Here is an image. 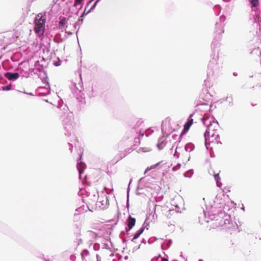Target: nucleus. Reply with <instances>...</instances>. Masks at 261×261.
<instances>
[{"label":"nucleus","instance_id":"obj_55","mask_svg":"<svg viewBox=\"0 0 261 261\" xmlns=\"http://www.w3.org/2000/svg\"><path fill=\"white\" fill-rule=\"evenodd\" d=\"M49 93H50V94H51V92L50 91L49 92Z\"/></svg>","mask_w":261,"mask_h":261},{"label":"nucleus","instance_id":"obj_45","mask_svg":"<svg viewBox=\"0 0 261 261\" xmlns=\"http://www.w3.org/2000/svg\"><path fill=\"white\" fill-rule=\"evenodd\" d=\"M161 261H168V260L166 258H162Z\"/></svg>","mask_w":261,"mask_h":261},{"label":"nucleus","instance_id":"obj_26","mask_svg":"<svg viewBox=\"0 0 261 261\" xmlns=\"http://www.w3.org/2000/svg\"><path fill=\"white\" fill-rule=\"evenodd\" d=\"M83 19L82 18H79L78 19V20L74 24V28L75 29L76 28V26L77 25H81L83 23Z\"/></svg>","mask_w":261,"mask_h":261},{"label":"nucleus","instance_id":"obj_31","mask_svg":"<svg viewBox=\"0 0 261 261\" xmlns=\"http://www.w3.org/2000/svg\"><path fill=\"white\" fill-rule=\"evenodd\" d=\"M58 61H54V62H53V64L55 66H58L60 65L61 61L59 58H58Z\"/></svg>","mask_w":261,"mask_h":261},{"label":"nucleus","instance_id":"obj_9","mask_svg":"<svg viewBox=\"0 0 261 261\" xmlns=\"http://www.w3.org/2000/svg\"><path fill=\"white\" fill-rule=\"evenodd\" d=\"M81 158H82V155H80V157L77 161V165H76L77 169V170L79 171V173L80 179H81L82 174L84 172V171L85 169V167H86V165L85 164V163L80 161L81 160Z\"/></svg>","mask_w":261,"mask_h":261},{"label":"nucleus","instance_id":"obj_20","mask_svg":"<svg viewBox=\"0 0 261 261\" xmlns=\"http://www.w3.org/2000/svg\"><path fill=\"white\" fill-rule=\"evenodd\" d=\"M66 22V19L65 17H62L59 22V28L61 29L62 27H63Z\"/></svg>","mask_w":261,"mask_h":261},{"label":"nucleus","instance_id":"obj_33","mask_svg":"<svg viewBox=\"0 0 261 261\" xmlns=\"http://www.w3.org/2000/svg\"><path fill=\"white\" fill-rule=\"evenodd\" d=\"M42 259H43V260L44 261H49V259L48 258H46L45 257H44V255H42V257H40Z\"/></svg>","mask_w":261,"mask_h":261},{"label":"nucleus","instance_id":"obj_13","mask_svg":"<svg viewBox=\"0 0 261 261\" xmlns=\"http://www.w3.org/2000/svg\"><path fill=\"white\" fill-rule=\"evenodd\" d=\"M37 95L38 96H44L49 94V89L45 87H39L37 89Z\"/></svg>","mask_w":261,"mask_h":261},{"label":"nucleus","instance_id":"obj_37","mask_svg":"<svg viewBox=\"0 0 261 261\" xmlns=\"http://www.w3.org/2000/svg\"><path fill=\"white\" fill-rule=\"evenodd\" d=\"M83 0H75V4H80L82 2Z\"/></svg>","mask_w":261,"mask_h":261},{"label":"nucleus","instance_id":"obj_22","mask_svg":"<svg viewBox=\"0 0 261 261\" xmlns=\"http://www.w3.org/2000/svg\"><path fill=\"white\" fill-rule=\"evenodd\" d=\"M193 174V170L190 169L184 173V176L186 177H191Z\"/></svg>","mask_w":261,"mask_h":261},{"label":"nucleus","instance_id":"obj_6","mask_svg":"<svg viewBox=\"0 0 261 261\" xmlns=\"http://www.w3.org/2000/svg\"><path fill=\"white\" fill-rule=\"evenodd\" d=\"M29 71L34 74H37L38 77L40 79L41 81L49 86V82L48 81V68L47 66H43L41 65L36 68H30Z\"/></svg>","mask_w":261,"mask_h":261},{"label":"nucleus","instance_id":"obj_14","mask_svg":"<svg viewBox=\"0 0 261 261\" xmlns=\"http://www.w3.org/2000/svg\"><path fill=\"white\" fill-rule=\"evenodd\" d=\"M157 218V215L155 214V210L153 212H151L149 215H147L146 220L144 222V225L147 224L148 225V223L150 222H154Z\"/></svg>","mask_w":261,"mask_h":261},{"label":"nucleus","instance_id":"obj_2","mask_svg":"<svg viewBox=\"0 0 261 261\" xmlns=\"http://www.w3.org/2000/svg\"><path fill=\"white\" fill-rule=\"evenodd\" d=\"M213 54L211 55L207 68V76L208 78L218 74L221 71L222 63L219 59V49L215 47V42L213 41L211 44Z\"/></svg>","mask_w":261,"mask_h":261},{"label":"nucleus","instance_id":"obj_25","mask_svg":"<svg viewBox=\"0 0 261 261\" xmlns=\"http://www.w3.org/2000/svg\"><path fill=\"white\" fill-rule=\"evenodd\" d=\"M250 2L253 7H256L258 5V0H250Z\"/></svg>","mask_w":261,"mask_h":261},{"label":"nucleus","instance_id":"obj_18","mask_svg":"<svg viewBox=\"0 0 261 261\" xmlns=\"http://www.w3.org/2000/svg\"><path fill=\"white\" fill-rule=\"evenodd\" d=\"M214 178L215 181H216L217 186L220 187L222 185V183L219 182L220 180V177L219 176V173L214 174Z\"/></svg>","mask_w":261,"mask_h":261},{"label":"nucleus","instance_id":"obj_48","mask_svg":"<svg viewBox=\"0 0 261 261\" xmlns=\"http://www.w3.org/2000/svg\"><path fill=\"white\" fill-rule=\"evenodd\" d=\"M124 258H125V259H127L128 258V256H125Z\"/></svg>","mask_w":261,"mask_h":261},{"label":"nucleus","instance_id":"obj_49","mask_svg":"<svg viewBox=\"0 0 261 261\" xmlns=\"http://www.w3.org/2000/svg\"><path fill=\"white\" fill-rule=\"evenodd\" d=\"M28 94L31 95H34L32 93H28Z\"/></svg>","mask_w":261,"mask_h":261},{"label":"nucleus","instance_id":"obj_16","mask_svg":"<svg viewBox=\"0 0 261 261\" xmlns=\"http://www.w3.org/2000/svg\"><path fill=\"white\" fill-rule=\"evenodd\" d=\"M144 227H141L140 229H139L136 232V233L134 234V237L133 238V239H132V241L133 242L134 241V240L136 239H137L139 237V236L143 233V232L144 231Z\"/></svg>","mask_w":261,"mask_h":261},{"label":"nucleus","instance_id":"obj_47","mask_svg":"<svg viewBox=\"0 0 261 261\" xmlns=\"http://www.w3.org/2000/svg\"><path fill=\"white\" fill-rule=\"evenodd\" d=\"M46 51L47 52L49 51V48H48L47 47H46Z\"/></svg>","mask_w":261,"mask_h":261},{"label":"nucleus","instance_id":"obj_17","mask_svg":"<svg viewBox=\"0 0 261 261\" xmlns=\"http://www.w3.org/2000/svg\"><path fill=\"white\" fill-rule=\"evenodd\" d=\"M166 143L164 142L163 140V138H162L159 140L158 143L157 144V146L159 149H162L165 146Z\"/></svg>","mask_w":261,"mask_h":261},{"label":"nucleus","instance_id":"obj_46","mask_svg":"<svg viewBox=\"0 0 261 261\" xmlns=\"http://www.w3.org/2000/svg\"><path fill=\"white\" fill-rule=\"evenodd\" d=\"M97 246H98V245H97V244H94V249H96V247H97Z\"/></svg>","mask_w":261,"mask_h":261},{"label":"nucleus","instance_id":"obj_10","mask_svg":"<svg viewBox=\"0 0 261 261\" xmlns=\"http://www.w3.org/2000/svg\"><path fill=\"white\" fill-rule=\"evenodd\" d=\"M127 227L125 228L126 231L127 233L132 229V228L135 226L136 223V219L135 218H133L130 215H129L126 220Z\"/></svg>","mask_w":261,"mask_h":261},{"label":"nucleus","instance_id":"obj_24","mask_svg":"<svg viewBox=\"0 0 261 261\" xmlns=\"http://www.w3.org/2000/svg\"><path fill=\"white\" fill-rule=\"evenodd\" d=\"M99 1H98V0H96V1L94 3V5L91 7V8L90 9V10L86 13V14H88V13H89L90 12H91L95 7L97 3L99 2Z\"/></svg>","mask_w":261,"mask_h":261},{"label":"nucleus","instance_id":"obj_38","mask_svg":"<svg viewBox=\"0 0 261 261\" xmlns=\"http://www.w3.org/2000/svg\"><path fill=\"white\" fill-rule=\"evenodd\" d=\"M82 243V240L80 239L77 240V244L80 245Z\"/></svg>","mask_w":261,"mask_h":261},{"label":"nucleus","instance_id":"obj_4","mask_svg":"<svg viewBox=\"0 0 261 261\" xmlns=\"http://www.w3.org/2000/svg\"><path fill=\"white\" fill-rule=\"evenodd\" d=\"M226 17L224 15H221L219 20L216 22L215 25L214 34L216 36L213 41L215 42V47H219V40L220 36L224 33V27L225 26Z\"/></svg>","mask_w":261,"mask_h":261},{"label":"nucleus","instance_id":"obj_53","mask_svg":"<svg viewBox=\"0 0 261 261\" xmlns=\"http://www.w3.org/2000/svg\"><path fill=\"white\" fill-rule=\"evenodd\" d=\"M68 34H71L72 33H70V32H69V33H68Z\"/></svg>","mask_w":261,"mask_h":261},{"label":"nucleus","instance_id":"obj_11","mask_svg":"<svg viewBox=\"0 0 261 261\" xmlns=\"http://www.w3.org/2000/svg\"><path fill=\"white\" fill-rule=\"evenodd\" d=\"M5 77L9 81H15L19 77V74L18 72H6L4 73Z\"/></svg>","mask_w":261,"mask_h":261},{"label":"nucleus","instance_id":"obj_21","mask_svg":"<svg viewBox=\"0 0 261 261\" xmlns=\"http://www.w3.org/2000/svg\"><path fill=\"white\" fill-rule=\"evenodd\" d=\"M12 89V84H10L8 85L2 86L0 88V90H2L3 91H9Z\"/></svg>","mask_w":261,"mask_h":261},{"label":"nucleus","instance_id":"obj_41","mask_svg":"<svg viewBox=\"0 0 261 261\" xmlns=\"http://www.w3.org/2000/svg\"><path fill=\"white\" fill-rule=\"evenodd\" d=\"M59 0H53V2L56 4Z\"/></svg>","mask_w":261,"mask_h":261},{"label":"nucleus","instance_id":"obj_44","mask_svg":"<svg viewBox=\"0 0 261 261\" xmlns=\"http://www.w3.org/2000/svg\"><path fill=\"white\" fill-rule=\"evenodd\" d=\"M207 82H208V79H207V80H205V81H204V83H205V85H206V84H207Z\"/></svg>","mask_w":261,"mask_h":261},{"label":"nucleus","instance_id":"obj_23","mask_svg":"<svg viewBox=\"0 0 261 261\" xmlns=\"http://www.w3.org/2000/svg\"><path fill=\"white\" fill-rule=\"evenodd\" d=\"M159 164H160V163H156V164H155V165H152V166H150V167H147V168L146 169V170H145V171L144 173L145 174V173H146L147 172H148V171H149V170H151V169H154V168H156V167H158V166L159 165Z\"/></svg>","mask_w":261,"mask_h":261},{"label":"nucleus","instance_id":"obj_34","mask_svg":"<svg viewBox=\"0 0 261 261\" xmlns=\"http://www.w3.org/2000/svg\"><path fill=\"white\" fill-rule=\"evenodd\" d=\"M88 233L92 237H95V234L94 232H93L92 231H89V232H88Z\"/></svg>","mask_w":261,"mask_h":261},{"label":"nucleus","instance_id":"obj_32","mask_svg":"<svg viewBox=\"0 0 261 261\" xmlns=\"http://www.w3.org/2000/svg\"><path fill=\"white\" fill-rule=\"evenodd\" d=\"M176 149H177V147L176 148ZM174 156L176 158H178L179 156V153L177 152L176 149H175V152L174 153Z\"/></svg>","mask_w":261,"mask_h":261},{"label":"nucleus","instance_id":"obj_12","mask_svg":"<svg viewBox=\"0 0 261 261\" xmlns=\"http://www.w3.org/2000/svg\"><path fill=\"white\" fill-rule=\"evenodd\" d=\"M216 143L217 144L221 143L220 141V136L217 133H213L211 134V136L209 137L208 140V145H210L211 143Z\"/></svg>","mask_w":261,"mask_h":261},{"label":"nucleus","instance_id":"obj_8","mask_svg":"<svg viewBox=\"0 0 261 261\" xmlns=\"http://www.w3.org/2000/svg\"><path fill=\"white\" fill-rule=\"evenodd\" d=\"M108 204V199L106 195L99 196L96 203V205L101 208L107 207Z\"/></svg>","mask_w":261,"mask_h":261},{"label":"nucleus","instance_id":"obj_30","mask_svg":"<svg viewBox=\"0 0 261 261\" xmlns=\"http://www.w3.org/2000/svg\"><path fill=\"white\" fill-rule=\"evenodd\" d=\"M89 254V251L86 250L84 249L83 250L82 253H81L82 256L83 257L84 256H87Z\"/></svg>","mask_w":261,"mask_h":261},{"label":"nucleus","instance_id":"obj_5","mask_svg":"<svg viewBox=\"0 0 261 261\" xmlns=\"http://www.w3.org/2000/svg\"><path fill=\"white\" fill-rule=\"evenodd\" d=\"M39 13L36 17L34 20V31L35 33L41 36L43 35L45 32V14Z\"/></svg>","mask_w":261,"mask_h":261},{"label":"nucleus","instance_id":"obj_29","mask_svg":"<svg viewBox=\"0 0 261 261\" xmlns=\"http://www.w3.org/2000/svg\"><path fill=\"white\" fill-rule=\"evenodd\" d=\"M105 189L107 194H110L113 190V189L112 188L111 186V187H110V188L105 187Z\"/></svg>","mask_w":261,"mask_h":261},{"label":"nucleus","instance_id":"obj_42","mask_svg":"<svg viewBox=\"0 0 261 261\" xmlns=\"http://www.w3.org/2000/svg\"><path fill=\"white\" fill-rule=\"evenodd\" d=\"M42 100L44 101H45L46 102H49V101L48 100V99H43Z\"/></svg>","mask_w":261,"mask_h":261},{"label":"nucleus","instance_id":"obj_50","mask_svg":"<svg viewBox=\"0 0 261 261\" xmlns=\"http://www.w3.org/2000/svg\"><path fill=\"white\" fill-rule=\"evenodd\" d=\"M223 1H225V2H228V1H229V0H223Z\"/></svg>","mask_w":261,"mask_h":261},{"label":"nucleus","instance_id":"obj_36","mask_svg":"<svg viewBox=\"0 0 261 261\" xmlns=\"http://www.w3.org/2000/svg\"><path fill=\"white\" fill-rule=\"evenodd\" d=\"M69 146V149L71 150V151H72V145L70 143H68Z\"/></svg>","mask_w":261,"mask_h":261},{"label":"nucleus","instance_id":"obj_52","mask_svg":"<svg viewBox=\"0 0 261 261\" xmlns=\"http://www.w3.org/2000/svg\"><path fill=\"white\" fill-rule=\"evenodd\" d=\"M50 104H52V105H55V104L52 103L51 102H50Z\"/></svg>","mask_w":261,"mask_h":261},{"label":"nucleus","instance_id":"obj_54","mask_svg":"<svg viewBox=\"0 0 261 261\" xmlns=\"http://www.w3.org/2000/svg\"><path fill=\"white\" fill-rule=\"evenodd\" d=\"M199 261H202V260H201V259H199Z\"/></svg>","mask_w":261,"mask_h":261},{"label":"nucleus","instance_id":"obj_43","mask_svg":"<svg viewBox=\"0 0 261 261\" xmlns=\"http://www.w3.org/2000/svg\"><path fill=\"white\" fill-rule=\"evenodd\" d=\"M93 1V0H91V1H90L88 3V4H87V6H88V5H89V4H90V3Z\"/></svg>","mask_w":261,"mask_h":261},{"label":"nucleus","instance_id":"obj_27","mask_svg":"<svg viewBox=\"0 0 261 261\" xmlns=\"http://www.w3.org/2000/svg\"><path fill=\"white\" fill-rule=\"evenodd\" d=\"M181 167V164L180 163H178L175 166L172 168V170L173 171H176L178 170Z\"/></svg>","mask_w":261,"mask_h":261},{"label":"nucleus","instance_id":"obj_1","mask_svg":"<svg viewBox=\"0 0 261 261\" xmlns=\"http://www.w3.org/2000/svg\"><path fill=\"white\" fill-rule=\"evenodd\" d=\"M52 96H54L58 101L57 108L61 111L62 122L65 136L71 138V142L76 141V138L75 133L79 127V125L74 120L73 114L69 111V109L66 104H64L62 99L57 94L53 92Z\"/></svg>","mask_w":261,"mask_h":261},{"label":"nucleus","instance_id":"obj_39","mask_svg":"<svg viewBox=\"0 0 261 261\" xmlns=\"http://www.w3.org/2000/svg\"><path fill=\"white\" fill-rule=\"evenodd\" d=\"M144 136V134L142 133L139 134L138 139H140V138Z\"/></svg>","mask_w":261,"mask_h":261},{"label":"nucleus","instance_id":"obj_7","mask_svg":"<svg viewBox=\"0 0 261 261\" xmlns=\"http://www.w3.org/2000/svg\"><path fill=\"white\" fill-rule=\"evenodd\" d=\"M220 215L223 217V223H220V227H224L225 229H231L230 225V216L229 215H226L225 213L221 212Z\"/></svg>","mask_w":261,"mask_h":261},{"label":"nucleus","instance_id":"obj_15","mask_svg":"<svg viewBox=\"0 0 261 261\" xmlns=\"http://www.w3.org/2000/svg\"><path fill=\"white\" fill-rule=\"evenodd\" d=\"M194 113H192L190 115V116L188 119V121L185 125V128H184L185 129H186L187 130H188L189 129L191 125L192 124L193 122V119L192 118V117L194 115Z\"/></svg>","mask_w":261,"mask_h":261},{"label":"nucleus","instance_id":"obj_28","mask_svg":"<svg viewBox=\"0 0 261 261\" xmlns=\"http://www.w3.org/2000/svg\"><path fill=\"white\" fill-rule=\"evenodd\" d=\"M226 100L229 102V105L230 106H232V98L231 97H227Z\"/></svg>","mask_w":261,"mask_h":261},{"label":"nucleus","instance_id":"obj_3","mask_svg":"<svg viewBox=\"0 0 261 261\" xmlns=\"http://www.w3.org/2000/svg\"><path fill=\"white\" fill-rule=\"evenodd\" d=\"M201 120L203 124L207 127L206 132L204 134V137L205 138V145L206 148L208 149V140L209 137L211 136L212 133H216V130L219 126L218 123L217 121H215L213 118H206L205 116L202 117Z\"/></svg>","mask_w":261,"mask_h":261},{"label":"nucleus","instance_id":"obj_51","mask_svg":"<svg viewBox=\"0 0 261 261\" xmlns=\"http://www.w3.org/2000/svg\"><path fill=\"white\" fill-rule=\"evenodd\" d=\"M127 201H128V194H127Z\"/></svg>","mask_w":261,"mask_h":261},{"label":"nucleus","instance_id":"obj_19","mask_svg":"<svg viewBox=\"0 0 261 261\" xmlns=\"http://www.w3.org/2000/svg\"><path fill=\"white\" fill-rule=\"evenodd\" d=\"M186 151L191 152L194 149V145L192 143H189L186 145L185 147Z\"/></svg>","mask_w":261,"mask_h":261},{"label":"nucleus","instance_id":"obj_35","mask_svg":"<svg viewBox=\"0 0 261 261\" xmlns=\"http://www.w3.org/2000/svg\"><path fill=\"white\" fill-rule=\"evenodd\" d=\"M220 217H221V216ZM222 220H223V217H222V219H220V220L218 221V225H219V226H220V223H224V222H223V221H222Z\"/></svg>","mask_w":261,"mask_h":261},{"label":"nucleus","instance_id":"obj_40","mask_svg":"<svg viewBox=\"0 0 261 261\" xmlns=\"http://www.w3.org/2000/svg\"><path fill=\"white\" fill-rule=\"evenodd\" d=\"M86 14V13L85 12V10L84 12H83V13L81 16V17H83L84 16L86 15L87 14Z\"/></svg>","mask_w":261,"mask_h":261}]
</instances>
